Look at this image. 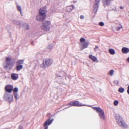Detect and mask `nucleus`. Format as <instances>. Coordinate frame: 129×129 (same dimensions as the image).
Wrapping results in <instances>:
<instances>
[{
  "mask_svg": "<svg viewBox=\"0 0 129 129\" xmlns=\"http://www.w3.org/2000/svg\"><path fill=\"white\" fill-rule=\"evenodd\" d=\"M47 8V7L46 6H44L39 9V14L36 16V19L37 21H41L45 19L47 12L46 10Z\"/></svg>",
  "mask_w": 129,
  "mask_h": 129,
  "instance_id": "f257e3e1",
  "label": "nucleus"
},
{
  "mask_svg": "<svg viewBox=\"0 0 129 129\" xmlns=\"http://www.w3.org/2000/svg\"><path fill=\"white\" fill-rule=\"evenodd\" d=\"M15 63L14 61H12L11 58L7 57L6 58V61L3 66L4 69L10 70L12 68Z\"/></svg>",
  "mask_w": 129,
  "mask_h": 129,
  "instance_id": "f03ea898",
  "label": "nucleus"
},
{
  "mask_svg": "<svg viewBox=\"0 0 129 129\" xmlns=\"http://www.w3.org/2000/svg\"><path fill=\"white\" fill-rule=\"evenodd\" d=\"M115 117L116 121L119 126L125 128L127 127V125L125 123L120 116L118 114H116Z\"/></svg>",
  "mask_w": 129,
  "mask_h": 129,
  "instance_id": "7ed1b4c3",
  "label": "nucleus"
},
{
  "mask_svg": "<svg viewBox=\"0 0 129 129\" xmlns=\"http://www.w3.org/2000/svg\"><path fill=\"white\" fill-rule=\"evenodd\" d=\"M43 25L41 27L42 29L44 31H48L49 30L50 27L49 25L51 24V22L48 20H45L43 22Z\"/></svg>",
  "mask_w": 129,
  "mask_h": 129,
  "instance_id": "20e7f679",
  "label": "nucleus"
},
{
  "mask_svg": "<svg viewBox=\"0 0 129 129\" xmlns=\"http://www.w3.org/2000/svg\"><path fill=\"white\" fill-rule=\"evenodd\" d=\"M93 108L95 110L96 112L99 113V116L100 118L103 120L105 119V117L104 113L103 110L99 107H93Z\"/></svg>",
  "mask_w": 129,
  "mask_h": 129,
  "instance_id": "39448f33",
  "label": "nucleus"
},
{
  "mask_svg": "<svg viewBox=\"0 0 129 129\" xmlns=\"http://www.w3.org/2000/svg\"><path fill=\"white\" fill-rule=\"evenodd\" d=\"M53 60L49 59H45L43 61V63L41 65V67L43 68H45L48 67L51 65L52 63Z\"/></svg>",
  "mask_w": 129,
  "mask_h": 129,
  "instance_id": "423d86ee",
  "label": "nucleus"
},
{
  "mask_svg": "<svg viewBox=\"0 0 129 129\" xmlns=\"http://www.w3.org/2000/svg\"><path fill=\"white\" fill-rule=\"evenodd\" d=\"M85 39L83 38H81L80 39V45L81 47L82 50L87 48L89 44V42H85Z\"/></svg>",
  "mask_w": 129,
  "mask_h": 129,
  "instance_id": "0eeeda50",
  "label": "nucleus"
},
{
  "mask_svg": "<svg viewBox=\"0 0 129 129\" xmlns=\"http://www.w3.org/2000/svg\"><path fill=\"white\" fill-rule=\"evenodd\" d=\"M71 105V106H88V105L85 104H83L79 102L78 101H76L74 102L71 101L68 104Z\"/></svg>",
  "mask_w": 129,
  "mask_h": 129,
  "instance_id": "6e6552de",
  "label": "nucleus"
},
{
  "mask_svg": "<svg viewBox=\"0 0 129 129\" xmlns=\"http://www.w3.org/2000/svg\"><path fill=\"white\" fill-rule=\"evenodd\" d=\"M4 98L6 100L10 103L12 102L13 101V95L10 94L6 93L5 95Z\"/></svg>",
  "mask_w": 129,
  "mask_h": 129,
  "instance_id": "1a4fd4ad",
  "label": "nucleus"
},
{
  "mask_svg": "<svg viewBox=\"0 0 129 129\" xmlns=\"http://www.w3.org/2000/svg\"><path fill=\"white\" fill-rule=\"evenodd\" d=\"M99 2L100 0H95L93 10V11L94 13H95L97 12Z\"/></svg>",
  "mask_w": 129,
  "mask_h": 129,
  "instance_id": "9d476101",
  "label": "nucleus"
},
{
  "mask_svg": "<svg viewBox=\"0 0 129 129\" xmlns=\"http://www.w3.org/2000/svg\"><path fill=\"white\" fill-rule=\"evenodd\" d=\"M13 88V87L12 85H8L6 86L5 89L8 92L11 93L12 91Z\"/></svg>",
  "mask_w": 129,
  "mask_h": 129,
  "instance_id": "9b49d317",
  "label": "nucleus"
},
{
  "mask_svg": "<svg viewBox=\"0 0 129 129\" xmlns=\"http://www.w3.org/2000/svg\"><path fill=\"white\" fill-rule=\"evenodd\" d=\"M122 52L124 54H127L129 52V48L125 47H123L121 49Z\"/></svg>",
  "mask_w": 129,
  "mask_h": 129,
  "instance_id": "f8f14e48",
  "label": "nucleus"
},
{
  "mask_svg": "<svg viewBox=\"0 0 129 129\" xmlns=\"http://www.w3.org/2000/svg\"><path fill=\"white\" fill-rule=\"evenodd\" d=\"M122 27V26L120 24H118L116 27L114 31L116 33H117V31H119L121 29Z\"/></svg>",
  "mask_w": 129,
  "mask_h": 129,
  "instance_id": "ddd939ff",
  "label": "nucleus"
},
{
  "mask_svg": "<svg viewBox=\"0 0 129 129\" xmlns=\"http://www.w3.org/2000/svg\"><path fill=\"white\" fill-rule=\"evenodd\" d=\"M11 77L13 80H15L18 78V74L12 73L11 74Z\"/></svg>",
  "mask_w": 129,
  "mask_h": 129,
  "instance_id": "4468645a",
  "label": "nucleus"
},
{
  "mask_svg": "<svg viewBox=\"0 0 129 129\" xmlns=\"http://www.w3.org/2000/svg\"><path fill=\"white\" fill-rule=\"evenodd\" d=\"M89 58L93 62H95L97 60L96 57L92 55H90L89 56Z\"/></svg>",
  "mask_w": 129,
  "mask_h": 129,
  "instance_id": "2eb2a0df",
  "label": "nucleus"
},
{
  "mask_svg": "<svg viewBox=\"0 0 129 129\" xmlns=\"http://www.w3.org/2000/svg\"><path fill=\"white\" fill-rule=\"evenodd\" d=\"M71 7H72V8L70 6H68L67 7L66 10L67 12H70L71 11L72 9H74V6L73 5H72Z\"/></svg>",
  "mask_w": 129,
  "mask_h": 129,
  "instance_id": "dca6fc26",
  "label": "nucleus"
},
{
  "mask_svg": "<svg viewBox=\"0 0 129 129\" xmlns=\"http://www.w3.org/2000/svg\"><path fill=\"white\" fill-rule=\"evenodd\" d=\"M111 1V0H103L104 4L105 6L109 5Z\"/></svg>",
  "mask_w": 129,
  "mask_h": 129,
  "instance_id": "f3484780",
  "label": "nucleus"
},
{
  "mask_svg": "<svg viewBox=\"0 0 129 129\" xmlns=\"http://www.w3.org/2000/svg\"><path fill=\"white\" fill-rule=\"evenodd\" d=\"M109 53L111 55H114L115 53V50L113 49H110L109 50Z\"/></svg>",
  "mask_w": 129,
  "mask_h": 129,
  "instance_id": "a211bd4d",
  "label": "nucleus"
},
{
  "mask_svg": "<svg viewBox=\"0 0 129 129\" xmlns=\"http://www.w3.org/2000/svg\"><path fill=\"white\" fill-rule=\"evenodd\" d=\"M94 51L96 52H97L98 53V52L100 51L101 50L100 49L99 47L97 45L95 46V47L94 48Z\"/></svg>",
  "mask_w": 129,
  "mask_h": 129,
  "instance_id": "6ab92c4d",
  "label": "nucleus"
},
{
  "mask_svg": "<svg viewBox=\"0 0 129 129\" xmlns=\"http://www.w3.org/2000/svg\"><path fill=\"white\" fill-rule=\"evenodd\" d=\"M13 21L15 23L19 25L21 27L22 26L21 22L19 21H16V20H14Z\"/></svg>",
  "mask_w": 129,
  "mask_h": 129,
  "instance_id": "aec40b11",
  "label": "nucleus"
},
{
  "mask_svg": "<svg viewBox=\"0 0 129 129\" xmlns=\"http://www.w3.org/2000/svg\"><path fill=\"white\" fill-rule=\"evenodd\" d=\"M51 124V122H50L49 120H47L44 124V126H45L46 125H48Z\"/></svg>",
  "mask_w": 129,
  "mask_h": 129,
  "instance_id": "412c9836",
  "label": "nucleus"
},
{
  "mask_svg": "<svg viewBox=\"0 0 129 129\" xmlns=\"http://www.w3.org/2000/svg\"><path fill=\"white\" fill-rule=\"evenodd\" d=\"M23 27L26 29H28L29 28V26L28 25L27 23H24L23 25Z\"/></svg>",
  "mask_w": 129,
  "mask_h": 129,
  "instance_id": "4be33fe9",
  "label": "nucleus"
},
{
  "mask_svg": "<svg viewBox=\"0 0 129 129\" xmlns=\"http://www.w3.org/2000/svg\"><path fill=\"white\" fill-rule=\"evenodd\" d=\"M17 66L16 69L17 70L19 71L23 68V66L22 65Z\"/></svg>",
  "mask_w": 129,
  "mask_h": 129,
  "instance_id": "5701e85b",
  "label": "nucleus"
},
{
  "mask_svg": "<svg viewBox=\"0 0 129 129\" xmlns=\"http://www.w3.org/2000/svg\"><path fill=\"white\" fill-rule=\"evenodd\" d=\"M13 95L15 98L16 100L18 99L19 98V96L18 93H13Z\"/></svg>",
  "mask_w": 129,
  "mask_h": 129,
  "instance_id": "b1692460",
  "label": "nucleus"
},
{
  "mask_svg": "<svg viewBox=\"0 0 129 129\" xmlns=\"http://www.w3.org/2000/svg\"><path fill=\"white\" fill-rule=\"evenodd\" d=\"M24 62V60H19L17 61V64L19 65L20 64H22Z\"/></svg>",
  "mask_w": 129,
  "mask_h": 129,
  "instance_id": "393cba45",
  "label": "nucleus"
},
{
  "mask_svg": "<svg viewBox=\"0 0 129 129\" xmlns=\"http://www.w3.org/2000/svg\"><path fill=\"white\" fill-rule=\"evenodd\" d=\"M124 91V88L122 87H120L119 88L118 90V91L121 93H123Z\"/></svg>",
  "mask_w": 129,
  "mask_h": 129,
  "instance_id": "a878e982",
  "label": "nucleus"
},
{
  "mask_svg": "<svg viewBox=\"0 0 129 129\" xmlns=\"http://www.w3.org/2000/svg\"><path fill=\"white\" fill-rule=\"evenodd\" d=\"M114 72V71L113 70H110L108 73V74L111 76H112L113 75Z\"/></svg>",
  "mask_w": 129,
  "mask_h": 129,
  "instance_id": "bb28decb",
  "label": "nucleus"
},
{
  "mask_svg": "<svg viewBox=\"0 0 129 129\" xmlns=\"http://www.w3.org/2000/svg\"><path fill=\"white\" fill-rule=\"evenodd\" d=\"M13 93H17V92L18 91V88L15 87L13 89Z\"/></svg>",
  "mask_w": 129,
  "mask_h": 129,
  "instance_id": "cd10ccee",
  "label": "nucleus"
},
{
  "mask_svg": "<svg viewBox=\"0 0 129 129\" xmlns=\"http://www.w3.org/2000/svg\"><path fill=\"white\" fill-rule=\"evenodd\" d=\"M17 8L18 10L20 12V13L22 14V10L21 7L17 5Z\"/></svg>",
  "mask_w": 129,
  "mask_h": 129,
  "instance_id": "c85d7f7f",
  "label": "nucleus"
},
{
  "mask_svg": "<svg viewBox=\"0 0 129 129\" xmlns=\"http://www.w3.org/2000/svg\"><path fill=\"white\" fill-rule=\"evenodd\" d=\"M118 104V101L117 100L115 101L114 103L113 104L115 106H117Z\"/></svg>",
  "mask_w": 129,
  "mask_h": 129,
  "instance_id": "c756f323",
  "label": "nucleus"
},
{
  "mask_svg": "<svg viewBox=\"0 0 129 129\" xmlns=\"http://www.w3.org/2000/svg\"><path fill=\"white\" fill-rule=\"evenodd\" d=\"M99 24L100 26H103L104 25V22H101L99 23Z\"/></svg>",
  "mask_w": 129,
  "mask_h": 129,
  "instance_id": "7c9ffc66",
  "label": "nucleus"
},
{
  "mask_svg": "<svg viewBox=\"0 0 129 129\" xmlns=\"http://www.w3.org/2000/svg\"><path fill=\"white\" fill-rule=\"evenodd\" d=\"M17 129H23V127L21 125H19Z\"/></svg>",
  "mask_w": 129,
  "mask_h": 129,
  "instance_id": "2f4dec72",
  "label": "nucleus"
},
{
  "mask_svg": "<svg viewBox=\"0 0 129 129\" xmlns=\"http://www.w3.org/2000/svg\"><path fill=\"white\" fill-rule=\"evenodd\" d=\"M84 18V17L83 15H81L80 17V18L81 19H83Z\"/></svg>",
  "mask_w": 129,
  "mask_h": 129,
  "instance_id": "473e14b6",
  "label": "nucleus"
},
{
  "mask_svg": "<svg viewBox=\"0 0 129 129\" xmlns=\"http://www.w3.org/2000/svg\"><path fill=\"white\" fill-rule=\"evenodd\" d=\"M127 92L129 94V85L127 87Z\"/></svg>",
  "mask_w": 129,
  "mask_h": 129,
  "instance_id": "72a5a7b5",
  "label": "nucleus"
},
{
  "mask_svg": "<svg viewBox=\"0 0 129 129\" xmlns=\"http://www.w3.org/2000/svg\"><path fill=\"white\" fill-rule=\"evenodd\" d=\"M119 8L121 9H123L124 8V7L123 6H120L119 7Z\"/></svg>",
  "mask_w": 129,
  "mask_h": 129,
  "instance_id": "f704fd0d",
  "label": "nucleus"
},
{
  "mask_svg": "<svg viewBox=\"0 0 129 129\" xmlns=\"http://www.w3.org/2000/svg\"><path fill=\"white\" fill-rule=\"evenodd\" d=\"M127 61L129 62V57H128L126 59Z\"/></svg>",
  "mask_w": 129,
  "mask_h": 129,
  "instance_id": "c9c22d12",
  "label": "nucleus"
},
{
  "mask_svg": "<svg viewBox=\"0 0 129 129\" xmlns=\"http://www.w3.org/2000/svg\"><path fill=\"white\" fill-rule=\"evenodd\" d=\"M53 121V120L51 119L50 120H49L50 122H51V123L52 121Z\"/></svg>",
  "mask_w": 129,
  "mask_h": 129,
  "instance_id": "e433bc0d",
  "label": "nucleus"
},
{
  "mask_svg": "<svg viewBox=\"0 0 129 129\" xmlns=\"http://www.w3.org/2000/svg\"><path fill=\"white\" fill-rule=\"evenodd\" d=\"M114 82H117V83H118V80H115L114 81Z\"/></svg>",
  "mask_w": 129,
  "mask_h": 129,
  "instance_id": "4c0bfd02",
  "label": "nucleus"
},
{
  "mask_svg": "<svg viewBox=\"0 0 129 129\" xmlns=\"http://www.w3.org/2000/svg\"><path fill=\"white\" fill-rule=\"evenodd\" d=\"M48 126H46L45 129H48Z\"/></svg>",
  "mask_w": 129,
  "mask_h": 129,
  "instance_id": "58836bf2",
  "label": "nucleus"
}]
</instances>
